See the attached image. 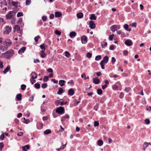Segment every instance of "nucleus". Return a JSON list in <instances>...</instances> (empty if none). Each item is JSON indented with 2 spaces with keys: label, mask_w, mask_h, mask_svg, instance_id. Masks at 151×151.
<instances>
[{
  "label": "nucleus",
  "mask_w": 151,
  "mask_h": 151,
  "mask_svg": "<svg viewBox=\"0 0 151 151\" xmlns=\"http://www.w3.org/2000/svg\"><path fill=\"white\" fill-rule=\"evenodd\" d=\"M14 54L13 50H10L6 52L3 53V56L5 58L9 59L11 58Z\"/></svg>",
  "instance_id": "obj_1"
},
{
  "label": "nucleus",
  "mask_w": 151,
  "mask_h": 151,
  "mask_svg": "<svg viewBox=\"0 0 151 151\" xmlns=\"http://www.w3.org/2000/svg\"><path fill=\"white\" fill-rule=\"evenodd\" d=\"M15 13L16 12L14 10L10 11L6 16V19H12L13 16L15 14Z\"/></svg>",
  "instance_id": "obj_2"
},
{
  "label": "nucleus",
  "mask_w": 151,
  "mask_h": 151,
  "mask_svg": "<svg viewBox=\"0 0 151 151\" xmlns=\"http://www.w3.org/2000/svg\"><path fill=\"white\" fill-rule=\"evenodd\" d=\"M56 112L60 114H63L65 112L64 108L62 106H60L57 109Z\"/></svg>",
  "instance_id": "obj_3"
},
{
  "label": "nucleus",
  "mask_w": 151,
  "mask_h": 151,
  "mask_svg": "<svg viewBox=\"0 0 151 151\" xmlns=\"http://www.w3.org/2000/svg\"><path fill=\"white\" fill-rule=\"evenodd\" d=\"M31 78L30 79H32V81L35 83L36 82V81L34 79H36L37 77V76L36 73L35 72H32L31 73Z\"/></svg>",
  "instance_id": "obj_4"
},
{
  "label": "nucleus",
  "mask_w": 151,
  "mask_h": 151,
  "mask_svg": "<svg viewBox=\"0 0 151 151\" xmlns=\"http://www.w3.org/2000/svg\"><path fill=\"white\" fill-rule=\"evenodd\" d=\"M4 45L8 47L12 44V41L9 39H6L3 43Z\"/></svg>",
  "instance_id": "obj_5"
},
{
  "label": "nucleus",
  "mask_w": 151,
  "mask_h": 151,
  "mask_svg": "<svg viewBox=\"0 0 151 151\" xmlns=\"http://www.w3.org/2000/svg\"><path fill=\"white\" fill-rule=\"evenodd\" d=\"M96 27V25L93 21H90L89 22V27L91 29H94Z\"/></svg>",
  "instance_id": "obj_6"
},
{
  "label": "nucleus",
  "mask_w": 151,
  "mask_h": 151,
  "mask_svg": "<svg viewBox=\"0 0 151 151\" xmlns=\"http://www.w3.org/2000/svg\"><path fill=\"white\" fill-rule=\"evenodd\" d=\"M87 38L85 36H83L81 38V41L83 44H86L87 42Z\"/></svg>",
  "instance_id": "obj_7"
},
{
  "label": "nucleus",
  "mask_w": 151,
  "mask_h": 151,
  "mask_svg": "<svg viewBox=\"0 0 151 151\" xmlns=\"http://www.w3.org/2000/svg\"><path fill=\"white\" fill-rule=\"evenodd\" d=\"M124 44L127 46H130L132 45V42L130 40H127L125 41Z\"/></svg>",
  "instance_id": "obj_8"
},
{
  "label": "nucleus",
  "mask_w": 151,
  "mask_h": 151,
  "mask_svg": "<svg viewBox=\"0 0 151 151\" xmlns=\"http://www.w3.org/2000/svg\"><path fill=\"white\" fill-rule=\"evenodd\" d=\"M75 93V91L72 88H70L68 90V95L70 96H73Z\"/></svg>",
  "instance_id": "obj_9"
},
{
  "label": "nucleus",
  "mask_w": 151,
  "mask_h": 151,
  "mask_svg": "<svg viewBox=\"0 0 151 151\" xmlns=\"http://www.w3.org/2000/svg\"><path fill=\"white\" fill-rule=\"evenodd\" d=\"M26 49V47H22L18 51V52L19 54H21L23 53L25 51Z\"/></svg>",
  "instance_id": "obj_10"
},
{
  "label": "nucleus",
  "mask_w": 151,
  "mask_h": 151,
  "mask_svg": "<svg viewBox=\"0 0 151 151\" xmlns=\"http://www.w3.org/2000/svg\"><path fill=\"white\" fill-rule=\"evenodd\" d=\"M93 83L95 84H98L100 81L99 80L97 77H95L93 78Z\"/></svg>",
  "instance_id": "obj_11"
},
{
  "label": "nucleus",
  "mask_w": 151,
  "mask_h": 151,
  "mask_svg": "<svg viewBox=\"0 0 151 151\" xmlns=\"http://www.w3.org/2000/svg\"><path fill=\"white\" fill-rule=\"evenodd\" d=\"M0 49L1 51L4 52L7 50V47L3 45H1L0 46Z\"/></svg>",
  "instance_id": "obj_12"
},
{
  "label": "nucleus",
  "mask_w": 151,
  "mask_h": 151,
  "mask_svg": "<svg viewBox=\"0 0 151 151\" xmlns=\"http://www.w3.org/2000/svg\"><path fill=\"white\" fill-rule=\"evenodd\" d=\"M29 145H26L22 147V150L23 151H27L26 149L29 150Z\"/></svg>",
  "instance_id": "obj_13"
},
{
  "label": "nucleus",
  "mask_w": 151,
  "mask_h": 151,
  "mask_svg": "<svg viewBox=\"0 0 151 151\" xmlns=\"http://www.w3.org/2000/svg\"><path fill=\"white\" fill-rule=\"evenodd\" d=\"M62 15V13L59 12H56L55 13V16L56 17H60Z\"/></svg>",
  "instance_id": "obj_14"
},
{
  "label": "nucleus",
  "mask_w": 151,
  "mask_h": 151,
  "mask_svg": "<svg viewBox=\"0 0 151 151\" xmlns=\"http://www.w3.org/2000/svg\"><path fill=\"white\" fill-rule=\"evenodd\" d=\"M76 16L78 18L81 19L83 17V14L82 12H79L77 14Z\"/></svg>",
  "instance_id": "obj_15"
},
{
  "label": "nucleus",
  "mask_w": 151,
  "mask_h": 151,
  "mask_svg": "<svg viewBox=\"0 0 151 151\" xmlns=\"http://www.w3.org/2000/svg\"><path fill=\"white\" fill-rule=\"evenodd\" d=\"M6 31L7 33H9L11 31L12 28L9 26L6 27Z\"/></svg>",
  "instance_id": "obj_16"
},
{
  "label": "nucleus",
  "mask_w": 151,
  "mask_h": 151,
  "mask_svg": "<svg viewBox=\"0 0 151 151\" xmlns=\"http://www.w3.org/2000/svg\"><path fill=\"white\" fill-rule=\"evenodd\" d=\"M112 27L116 30L120 28V26L119 25H114L111 26Z\"/></svg>",
  "instance_id": "obj_17"
},
{
  "label": "nucleus",
  "mask_w": 151,
  "mask_h": 151,
  "mask_svg": "<svg viewBox=\"0 0 151 151\" xmlns=\"http://www.w3.org/2000/svg\"><path fill=\"white\" fill-rule=\"evenodd\" d=\"M10 66L9 65H8L3 71V73L4 74L6 73L10 70Z\"/></svg>",
  "instance_id": "obj_18"
},
{
  "label": "nucleus",
  "mask_w": 151,
  "mask_h": 151,
  "mask_svg": "<svg viewBox=\"0 0 151 151\" xmlns=\"http://www.w3.org/2000/svg\"><path fill=\"white\" fill-rule=\"evenodd\" d=\"M65 82V81L64 80H60L59 81V84L60 85V86H63L65 85L64 83Z\"/></svg>",
  "instance_id": "obj_19"
},
{
  "label": "nucleus",
  "mask_w": 151,
  "mask_h": 151,
  "mask_svg": "<svg viewBox=\"0 0 151 151\" xmlns=\"http://www.w3.org/2000/svg\"><path fill=\"white\" fill-rule=\"evenodd\" d=\"M63 89L61 88H60L58 89V91L57 92L58 94L59 95H61L63 92Z\"/></svg>",
  "instance_id": "obj_20"
},
{
  "label": "nucleus",
  "mask_w": 151,
  "mask_h": 151,
  "mask_svg": "<svg viewBox=\"0 0 151 151\" xmlns=\"http://www.w3.org/2000/svg\"><path fill=\"white\" fill-rule=\"evenodd\" d=\"M108 60L109 58L108 57L106 56L103 58V60H103L104 61V63H106L108 62Z\"/></svg>",
  "instance_id": "obj_21"
},
{
  "label": "nucleus",
  "mask_w": 151,
  "mask_h": 151,
  "mask_svg": "<svg viewBox=\"0 0 151 151\" xmlns=\"http://www.w3.org/2000/svg\"><path fill=\"white\" fill-rule=\"evenodd\" d=\"M16 99L18 101H20L22 99V95L20 93L18 94L16 96Z\"/></svg>",
  "instance_id": "obj_22"
},
{
  "label": "nucleus",
  "mask_w": 151,
  "mask_h": 151,
  "mask_svg": "<svg viewBox=\"0 0 151 151\" xmlns=\"http://www.w3.org/2000/svg\"><path fill=\"white\" fill-rule=\"evenodd\" d=\"M148 146V143L147 142H145L143 145V150H145V149Z\"/></svg>",
  "instance_id": "obj_23"
},
{
  "label": "nucleus",
  "mask_w": 151,
  "mask_h": 151,
  "mask_svg": "<svg viewBox=\"0 0 151 151\" xmlns=\"http://www.w3.org/2000/svg\"><path fill=\"white\" fill-rule=\"evenodd\" d=\"M100 64L101 65V66L102 69H104L105 68H104V65L105 64L104 63V61L103 60H101V63H100Z\"/></svg>",
  "instance_id": "obj_24"
},
{
  "label": "nucleus",
  "mask_w": 151,
  "mask_h": 151,
  "mask_svg": "<svg viewBox=\"0 0 151 151\" xmlns=\"http://www.w3.org/2000/svg\"><path fill=\"white\" fill-rule=\"evenodd\" d=\"M51 132V131L50 129H47L45 130L44 132V134H48Z\"/></svg>",
  "instance_id": "obj_25"
},
{
  "label": "nucleus",
  "mask_w": 151,
  "mask_h": 151,
  "mask_svg": "<svg viewBox=\"0 0 151 151\" xmlns=\"http://www.w3.org/2000/svg\"><path fill=\"white\" fill-rule=\"evenodd\" d=\"M69 35L70 37L72 38L73 37H75L76 36V32H72L70 33Z\"/></svg>",
  "instance_id": "obj_26"
},
{
  "label": "nucleus",
  "mask_w": 151,
  "mask_h": 151,
  "mask_svg": "<svg viewBox=\"0 0 151 151\" xmlns=\"http://www.w3.org/2000/svg\"><path fill=\"white\" fill-rule=\"evenodd\" d=\"M18 1L14 2L13 1H12V3L13 6L16 7H17Z\"/></svg>",
  "instance_id": "obj_27"
},
{
  "label": "nucleus",
  "mask_w": 151,
  "mask_h": 151,
  "mask_svg": "<svg viewBox=\"0 0 151 151\" xmlns=\"http://www.w3.org/2000/svg\"><path fill=\"white\" fill-rule=\"evenodd\" d=\"M90 19L91 20H96V17L95 15L93 14H91L90 17Z\"/></svg>",
  "instance_id": "obj_28"
},
{
  "label": "nucleus",
  "mask_w": 151,
  "mask_h": 151,
  "mask_svg": "<svg viewBox=\"0 0 151 151\" xmlns=\"http://www.w3.org/2000/svg\"><path fill=\"white\" fill-rule=\"evenodd\" d=\"M37 125H40V128L38 126L37 127V128L38 129H40L41 128H42L43 126V124L42 123H37Z\"/></svg>",
  "instance_id": "obj_29"
},
{
  "label": "nucleus",
  "mask_w": 151,
  "mask_h": 151,
  "mask_svg": "<svg viewBox=\"0 0 151 151\" xmlns=\"http://www.w3.org/2000/svg\"><path fill=\"white\" fill-rule=\"evenodd\" d=\"M103 143V142L101 140H99L98 141V145L99 146H102Z\"/></svg>",
  "instance_id": "obj_30"
},
{
  "label": "nucleus",
  "mask_w": 151,
  "mask_h": 151,
  "mask_svg": "<svg viewBox=\"0 0 151 151\" xmlns=\"http://www.w3.org/2000/svg\"><path fill=\"white\" fill-rule=\"evenodd\" d=\"M34 86L37 89H39L40 88V84L38 83L35 84Z\"/></svg>",
  "instance_id": "obj_31"
},
{
  "label": "nucleus",
  "mask_w": 151,
  "mask_h": 151,
  "mask_svg": "<svg viewBox=\"0 0 151 151\" xmlns=\"http://www.w3.org/2000/svg\"><path fill=\"white\" fill-rule=\"evenodd\" d=\"M112 89L114 90H117L118 88V87L116 85H112Z\"/></svg>",
  "instance_id": "obj_32"
},
{
  "label": "nucleus",
  "mask_w": 151,
  "mask_h": 151,
  "mask_svg": "<svg viewBox=\"0 0 151 151\" xmlns=\"http://www.w3.org/2000/svg\"><path fill=\"white\" fill-rule=\"evenodd\" d=\"M97 93L99 95H101L102 93V91L101 89L99 88L97 90Z\"/></svg>",
  "instance_id": "obj_33"
},
{
  "label": "nucleus",
  "mask_w": 151,
  "mask_h": 151,
  "mask_svg": "<svg viewBox=\"0 0 151 151\" xmlns=\"http://www.w3.org/2000/svg\"><path fill=\"white\" fill-rule=\"evenodd\" d=\"M123 28L125 30L127 31L129 28V26L127 24H125L123 25Z\"/></svg>",
  "instance_id": "obj_34"
},
{
  "label": "nucleus",
  "mask_w": 151,
  "mask_h": 151,
  "mask_svg": "<svg viewBox=\"0 0 151 151\" xmlns=\"http://www.w3.org/2000/svg\"><path fill=\"white\" fill-rule=\"evenodd\" d=\"M101 58V56L100 55H98L96 56L95 57V60L96 61H98L100 60Z\"/></svg>",
  "instance_id": "obj_35"
},
{
  "label": "nucleus",
  "mask_w": 151,
  "mask_h": 151,
  "mask_svg": "<svg viewBox=\"0 0 151 151\" xmlns=\"http://www.w3.org/2000/svg\"><path fill=\"white\" fill-rule=\"evenodd\" d=\"M47 86V84L45 83H44L42 84L41 87L42 88L45 89L46 88Z\"/></svg>",
  "instance_id": "obj_36"
},
{
  "label": "nucleus",
  "mask_w": 151,
  "mask_h": 151,
  "mask_svg": "<svg viewBox=\"0 0 151 151\" xmlns=\"http://www.w3.org/2000/svg\"><path fill=\"white\" fill-rule=\"evenodd\" d=\"M117 34L118 35H121L122 36H123V35L124 34V33L122 32L121 30H119L118 31H117L116 32Z\"/></svg>",
  "instance_id": "obj_37"
},
{
  "label": "nucleus",
  "mask_w": 151,
  "mask_h": 151,
  "mask_svg": "<svg viewBox=\"0 0 151 151\" xmlns=\"http://www.w3.org/2000/svg\"><path fill=\"white\" fill-rule=\"evenodd\" d=\"M48 80V77L47 76H45L43 78V81L44 82H47Z\"/></svg>",
  "instance_id": "obj_38"
},
{
  "label": "nucleus",
  "mask_w": 151,
  "mask_h": 151,
  "mask_svg": "<svg viewBox=\"0 0 151 151\" xmlns=\"http://www.w3.org/2000/svg\"><path fill=\"white\" fill-rule=\"evenodd\" d=\"M60 101L59 100H56L55 102V104L57 106H58L60 104Z\"/></svg>",
  "instance_id": "obj_39"
},
{
  "label": "nucleus",
  "mask_w": 151,
  "mask_h": 151,
  "mask_svg": "<svg viewBox=\"0 0 151 151\" xmlns=\"http://www.w3.org/2000/svg\"><path fill=\"white\" fill-rule=\"evenodd\" d=\"M65 56L68 58H69L70 57V54L69 52L66 51L65 52Z\"/></svg>",
  "instance_id": "obj_40"
},
{
  "label": "nucleus",
  "mask_w": 151,
  "mask_h": 151,
  "mask_svg": "<svg viewBox=\"0 0 151 151\" xmlns=\"http://www.w3.org/2000/svg\"><path fill=\"white\" fill-rule=\"evenodd\" d=\"M23 16V14L22 12H18L17 15V16L18 17H20Z\"/></svg>",
  "instance_id": "obj_41"
},
{
  "label": "nucleus",
  "mask_w": 151,
  "mask_h": 151,
  "mask_svg": "<svg viewBox=\"0 0 151 151\" xmlns=\"http://www.w3.org/2000/svg\"><path fill=\"white\" fill-rule=\"evenodd\" d=\"M26 86L24 84H22L21 85V88L22 90H24L25 89Z\"/></svg>",
  "instance_id": "obj_42"
},
{
  "label": "nucleus",
  "mask_w": 151,
  "mask_h": 151,
  "mask_svg": "<svg viewBox=\"0 0 151 151\" xmlns=\"http://www.w3.org/2000/svg\"><path fill=\"white\" fill-rule=\"evenodd\" d=\"M31 2V0H26L25 1L26 4L27 5H29L30 4Z\"/></svg>",
  "instance_id": "obj_43"
},
{
  "label": "nucleus",
  "mask_w": 151,
  "mask_h": 151,
  "mask_svg": "<svg viewBox=\"0 0 151 151\" xmlns=\"http://www.w3.org/2000/svg\"><path fill=\"white\" fill-rule=\"evenodd\" d=\"M55 33L56 34L58 35H60L61 34L60 32L57 30H56L55 31Z\"/></svg>",
  "instance_id": "obj_44"
},
{
  "label": "nucleus",
  "mask_w": 151,
  "mask_h": 151,
  "mask_svg": "<svg viewBox=\"0 0 151 151\" xmlns=\"http://www.w3.org/2000/svg\"><path fill=\"white\" fill-rule=\"evenodd\" d=\"M40 38V36L39 35L35 37L34 38V40L36 42H37L38 41L39 39Z\"/></svg>",
  "instance_id": "obj_45"
},
{
  "label": "nucleus",
  "mask_w": 151,
  "mask_h": 151,
  "mask_svg": "<svg viewBox=\"0 0 151 151\" xmlns=\"http://www.w3.org/2000/svg\"><path fill=\"white\" fill-rule=\"evenodd\" d=\"M114 36V35L112 34L111 35H110L109 36V39L110 40H113V37Z\"/></svg>",
  "instance_id": "obj_46"
},
{
  "label": "nucleus",
  "mask_w": 151,
  "mask_h": 151,
  "mask_svg": "<svg viewBox=\"0 0 151 151\" xmlns=\"http://www.w3.org/2000/svg\"><path fill=\"white\" fill-rule=\"evenodd\" d=\"M40 47L41 48V49L42 50L44 49V51H45V45L44 44L41 45L40 46Z\"/></svg>",
  "instance_id": "obj_47"
},
{
  "label": "nucleus",
  "mask_w": 151,
  "mask_h": 151,
  "mask_svg": "<svg viewBox=\"0 0 151 151\" xmlns=\"http://www.w3.org/2000/svg\"><path fill=\"white\" fill-rule=\"evenodd\" d=\"M86 56L88 58H90L92 56V54L89 52H88Z\"/></svg>",
  "instance_id": "obj_48"
},
{
  "label": "nucleus",
  "mask_w": 151,
  "mask_h": 151,
  "mask_svg": "<svg viewBox=\"0 0 151 151\" xmlns=\"http://www.w3.org/2000/svg\"><path fill=\"white\" fill-rule=\"evenodd\" d=\"M42 19L43 21H45L47 19V17L46 16H44L42 17Z\"/></svg>",
  "instance_id": "obj_49"
},
{
  "label": "nucleus",
  "mask_w": 151,
  "mask_h": 151,
  "mask_svg": "<svg viewBox=\"0 0 151 151\" xmlns=\"http://www.w3.org/2000/svg\"><path fill=\"white\" fill-rule=\"evenodd\" d=\"M145 122L147 124H149L150 123V121L148 119H146L145 120Z\"/></svg>",
  "instance_id": "obj_50"
},
{
  "label": "nucleus",
  "mask_w": 151,
  "mask_h": 151,
  "mask_svg": "<svg viewBox=\"0 0 151 151\" xmlns=\"http://www.w3.org/2000/svg\"><path fill=\"white\" fill-rule=\"evenodd\" d=\"M4 134H3L1 135L0 136V139L1 140H3L4 139Z\"/></svg>",
  "instance_id": "obj_51"
},
{
  "label": "nucleus",
  "mask_w": 151,
  "mask_h": 151,
  "mask_svg": "<svg viewBox=\"0 0 151 151\" xmlns=\"http://www.w3.org/2000/svg\"><path fill=\"white\" fill-rule=\"evenodd\" d=\"M111 63L112 64H114L115 62L116 61V59L114 57H112L111 58Z\"/></svg>",
  "instance_id": "obj_52"
},
{
  "label": "nucleus",
  "mask_w": 151,
  "mask_h": 151,
  "mask_svg": "<svg viewBox=\"0 0 151 151\" xmlns=\"http://www.w3.org/2000/svg\"><path fill=\"white\" fill-rule=\"evenodd\" d=\"M107 43L106 42H105L104 43V45H103L102 44H101V46L103 48H104L105 47H106L107 46Z\"/></svg>",
  "instance_id": "obj_53"
},
{
  "label": "nucleus",
  "mask_w": 151,
  "mask_h": 151,
  "mask_svg": "<svg viewBox=\"0 0 151 151\" xmlns=\"http://www.w3.org/2000/svg\"><path fill=\"white\" fill-rule=\"evenodd\" d=\"M99 125V123L97 121H95L94 122V126L95 127L96 126H98Z\"/></svg>",
  "instance_id": "obj_54"
},
{
  "label": "nucleus",
  "mask_w": 151,
  "mask_h": 151,
  "mask_svg": "<svg viewBox=\"0 0 151 151\" xmlns=\"http://www.w3.org/2000/svg\"><path fill=\"white\" fill-rule=\"evenodd\" d=\"M22 21V18H20L19 19V20L17 22V23L18 24H20L21 23Z\"/></svg>",
  "instance_id": "obj_55"
},
{
  "label": "nucleus",
  "mask_w": 151,
  "mask_h": 151,
  "mask_svg": "<svg viewBox=\"0 0 151 151\" xmlns=\"http://www.w3.org/2000/svg\"><path fill=\"white\" fill-rule=\"evenodd\" d=\"M98 104L97 103H96V105L93 107V109L95 111H97V109L98 108Z\"/></svg>",
  "instance_id": "obj_56"
},
{
  "label": "nucleus",
  "mask_w": 151,
  "mask_h": 151,
  "mask_svg": "<svg viewBox=\"0 0 151 151\" xmlns=\"http://www.w3.org/2000/svg\"><path fill=\"white\" fill-rule=\"evenodd\" d=\"M34 97L33 96L29 97V101H33Z\"/></svg>",
  "instance_id": "obj_57"
},
{
  "label": "nucleus",
  "mask_w": 151,
  "mask_h": 151,
  "mask_svg": "<svg viewBox=\"0 0 151 151\" xmlns=\"http://www.w3.org/2000/svg\"><path fill=\"white\" fill-rule=\"evenodd\" d=\"M54 17V15L53 14H51L49 16V18L50 19H52Z\"/></svg>",
  "instance_id": "obj_58"
},
{
  "label": "nucleus",
  "mask_w": 151,
  "mask_h": 151,
  "mask_svg": "<svg viewBox=\"0 0 151 151\" xmlns=\"http://www.w3.org/2000/svg\"><path fill=\"white\" fill-rule=\"evenodd\" d=\"M40 54L41 57L42 58H44L46 55V54L45 53H40Z\"/></svg>",
  "instance_id": "obj_59"
},
{
  "label": "nucleus",
  "mask_w": 151,
  "mask_h": 151,
  "mask_svg": "<svg viewBox=\"0 0 151 151\" xmlns=\"http://www.w3.org/2000/svg\"><path fill=\"white\" fill-rule=\"evenodd\" d=\"M114 45H112L110 46L109 49L110 50H114Z\"/></svg>",
  "instance_id": "obj_60"
},
{
  "label": "nucleus",
  "mask_w": 151,
  "mask_h": 151,
  "mask_svg": "<svg viewBox=\"0 0 151 151\" xmlns=\"http://www.w3.org/2000/svg\"><path fill=\"white\" fill-rule=\"evenodd\" d=\"M128 52L127 50H124L123 51V54L125 55H126L128 54Z\"/></svg>",
  "instance_id": "obj_61"
},
{
  "label": "nucleus",
  "mask_w": 151,
  "mask_h": 151,
  "mask_svg": "<svg viewBox=\"0 0 151 151\" xmlns=\"http://www.w3.org/2000/svg\"><path fill=\"white\" fill-rule=\"evenodd\" d=\"M23 134V132H19L17 133V135L19 137L22 135Z\"/></svg>",
  "instance_id": "obj_62"
},
{
  "label": "nucleus",
  "mask_w": 151,
  "mask_h": 151,
  "mask_svg": "<svg viewBox=\"0 0 151 151\" xmlns=\"http://www.w3.org/2000/svg\"><path fill=\"white\" fill-rule=\"evenodd\" d=\"M130 90V88H126L124 89V91L126 92H128Z\"/></svg>",
  "instance_id": "obj_63"
},
{
  "label": "nucleus",
  "mask_w": 151,
  "mask_h": 151,
  "mask_svg": "<svg viewBox=\"0 0 151 151\" xmlns=\"http://www.w3.org/2000/svg\"><path fill=\"white\" fill-rule=\"evenodd\" d=\"M47 70L49 73H52L53 72V70L51 68H49Z\"/></svg>",
  "instance_id": "obj_64"
}]
</instances>
